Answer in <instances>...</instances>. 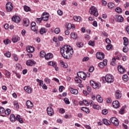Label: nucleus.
Returning a JSON list of instances; mask_svg holds the SVG:
<instances>
[{"label": "nucleus", "instance_id": "nucleus-55", "mask_svg": "<svg viewBox=\"0 0 129 129\" xmlns=\"http://www.w3.org/2000/svg\"><path fill=\"white\" fill-rule=\"evenodd\" d=\"M94 71V67L92 66V67H90L88 70V71L89 72H93V71Z\"/></svg>", "mask_w": 129, "mask_h": 129}, {"label": "nucleus", "instance_id": "nucleus-24", "mask_svg": "<svg viewBox=\"0 0 129 129\" xmlns=\"http://www.w3.org/2000/svg\"><path fill=\"white\" fill-rule=\"evenodd\" d=\"M70 91L72 94H78V90L74 89L72 88H70Z\"/></svg>", "mask_w": 129, "mask_h": 129}, {"label": "nucleus", "instance_id": "nucleus-23", "mask_svg": "<svg viewBox=\"0 0 129 129\" xmlns=\"http://www.w3.org/2000/svg\"><path fill=\"white\" fill-rule=\"evenodd\" d=\"M117 68L118 71H119V72H120V73H124V72H125L126 71L125 69L123 68V67H122V66H118Z\"/></svg>", "mask_w": 129, "mask_h": 129}, {"label": "nucleus", "instance_id": "nucleus-35", "mask_svg": "<svg viewBox=\"0 0 129 129\" xmlns=\"http://www.w3.org/2000/svg\"><path fill=\"white\" fill-rule=\"evenodd\" d=\"M4 112L6 115H10L11 114V109L7 108L6 110H5Z\"/></svg>", "mask_w": 129, "mask_h": 129}, {"label": "nucleus", "instance_id": "nucleus-18", "mask_svg": "<svg viewBox=\"0 0 129 129\" xmlns=\"http://www.w3.org/2000/svg\"><path fill=\"white\" fill-rule=\"evenodd\" d=\"M112 105L113 107H114V108H118L120 106V105L119 104V102H118V101H113L112 103Z\"/></svg>", "mask_w": 129, "mask_h": 129}, {"label": "nucleus", "instance_id": "nucleus-2", "mask_svg": "<svg viewBox=\"0 0 129 129\" xmlns=\"http://www.w3.org/2000/svg\"><path fill=\"white\" fill-rule=\"evenodd\" d=\"M10 119L12 122H16V121L17 120L20 123H24L23 118L21 117V115H17L16 117L14 114H11L10 115Z\"/></svg>", "mask_w": 129, "mask_h": 129}, {"label": "nucleus", "instance_id": "nucleus-27", "mask_svg": "<svg viewBox=\"0 0 129 129\" xmlns=\"http://www.w3.org/2000/svg\"><path fill=\"white\" fill-rule=\"evenodd\" d=\"M123 45L127 46L128 45V39L126 37H124L123 38Z\"/></svg>", "mask_w": 129, "mask_h": 129}, {"label": "nucleus", "instance_id": "nucleus-3", "mask_svg": "<svg viewBox=\"0 0 129 129\" xmlns=\"http://www.w3.org/2000/svg\"><path fill=\"white\" fill-rule=\"evenodd\" d=\"M90 15H93L94 17H98V11L95 6H92L89 9Z\"/></svg>", "mask_w": 129, "mask_h": 129}, {"label": "nucleus", "instance_id": "nucleus-11", "mask_svg": "<svg viewBox=\"0 0 129 129\" xmlns=\"http://www.w3.org/2000/svg\"><path fill=\"white\" fill-rule=\"evenodd\" d=\"M96 56L99 60H102V59L104 58V53L103 52H98Z\"/></svg>", "mask_w": 129, "mask_h": 129}, {"label": "nucleus", "instance_id": "nucleus-26", "mask_svg": "<svg viewBox=\"0 0 129 129\" xmlns=\"http://www.w3.org/2000/svg\"><path fill=\"white\" fill-rule=\"evenodd\" d=\"M60 64L61 67H63V68H68V64L64 63L63 60H60Z\"/></svg>", "mask_w": 129, "mask_h": 129}, {"label": "nucleus", "instance_id": "nucleus-47", "mask_svg": "<svg viewBox=\"0 0 129 129\" xmlns=\"http://www.w3.org/2000/svg\"><path fill=\"white\" fill-rule=\"evenodd\" d=\"M123 52H124V53H126V52H128V47H127V46H124L123 48Z\"/></svg>", "mask_w": 129, "mask_h": 129}, {"label": "nucleus", "instance_id": "nucleus-63", "mask_svg": "<svg viewBox=\"0 0 129 129\" xmlns=\"http://www.w3.org/2000/svg\"><path fill=\"white\" fill-rule=\"evenodd\" d=\"M105 42L106 43H107V44H110V43H111V41L110 40L109 38H106L105 40Z\"/></svg>", "mask_w": 129, "mask_h": 129}, {"label": "nucleus", "instance_id": "nucleus-33", "mask_svg": "<svg viewBox=\"0 0 129 129\" xmlns=\"http://www.w3.org/2000/svg\"><path fill=\"white\" fill-rule=\"evenodd\" d=\"M123 17H122V16H118L117 17V22H119L120 23H122V22H123Z\"/></svg>", "mask_w": 129, "mask_h": 129}, {"label": "nucleus", "instance_id": "nucleus-8", "mask_svg": "<svg viewBox=\"0 0 129 129\" xmlns=\"http://www.w3.org/2000/svg\"><path fill=\"white\" fill-rule=\"evenodd\" d=\"M55 112H54V109L51 106H49L47 108V113L49 116H52Z\"/></svg>", "mask_w": 129, "mask_h": 129}, {"label": "nucleus", "instance_id": "nucleus-61", "mask_svg": "<svg viewBox=\"0 0 129 129\" xmlns=\"http://www.w3.org/2000/svg\"><path fill=\"white\" fill-rule=\"evenodd\" d=\"M59 113H65V109H64L63 108H60L59 109Z\"/></svg>", "mask_w": 129, "mask_h": 129}, {"label": "nucleus", "instance_id": "nucleus-36", "mask_svg": "<svg viewBox=\"0 0 129 129\" xmlns=\"http://www.w3.org/2000/svg\"><path fill=\"white\" fill-rule=\"evenodd\" d=\"M92 106L94 109H97L98 110H99V109H100V106L98 105L94 104L92 105Z\"/></svg>", "mask_w": 129, "mask_h": 129}, {"label": "nucleus", "instance_id": "nucleus-60", "mask_svg": "<svg viewBox=\"0 0 129 129\" xmlns=\"http://www.w3.org/2000/svg\"><path fill=\"white\" fill-rule=\"evenodd\" d=\"M119 113L120 114H123L124 113V109L123 108H122L120 110H119Z\"/></svg>", "mask_w": 129, "mask_h": 129}, {"label": "nucleus", "instance_id": "nucleus-7", "mask_svg": "<svg viewBox=\"0 0 129 129\" xmlns=\"http://www.w3.org/2000/svg\"><path fill=\"white\" fill-rule=\"evenodd\" d=\"M111 122L115 125V126H118L119 124V122L118 121V119L115 117H112L110 118Z\"/></svg>", "mask_w": 129, "mask_h": 129}, {"label": "nucleus", "instance_id": "nucleus-6", "mask_svg": "<svg viewBox=\"0 0 129 129\" xmlns=\"http://www.w3.org/2000/svg\"><path fill=\"white\" fill-rule=\"evenodd\" d=\"M90 85L92 86L93 88L98 89L100 87V84L96 83V82L91 81L90 82Z\"/></svg>", "mask_w": 129, "mask_h": 129}, {"label": "nucleus", "instance_id": "nucleus-42", "mask_svg": "<svg viewBox=\"0 0 129 129\" xmlns=\"http://www.w3.org/2000/svg\"><path fill=\"white\" fill-rule=\"evenodd\" d=\"M5 76H6L7 78H10V77H11V73H10L9 71L6 70L5 72Z\"/></svg>", "mask_w": 129, "mask_h": 129}, {"label": "nucleus", "instance_id": "nucleus-30", "mask_svg": "<svg viewBox=\"0 0 129 129\" xmlns=\"http://www.w3.org/2000/svg\"><path fill=\"white\" fill-rule=\"evenodd\" d=\"M81 110H83V111H84L85 112H86V113H89V112H90V110H89V109L85 107H82Z\"/></svg>", "mask_w": 129, "mask_h": 129}, {"label": "nucleus", "instance_id": "nucleus-16", "mask_svg": "<svg viewBox=\"0 0 129 129\" xmlns=\"http://www.w3.org/2000/svg\"><path fill=\"white\" fill-rule=\"evenodd\" d=\"M24 89L27 93H32V92H33L32 88L29 86L24 87Z\"/></svg>", "mask_w": 129, "mask_h": 129}, {"label": "nucleus", "instance_id": "nucleus-9", "mask_svg": "<svg viewBox=\"0 0 129 129\" xmlns=\"http://www.w3.org/2000/svg\"><path fill=\"white\" fill-rule=\"evenodd\" d=\"M48 65H49V66H52V67H54L56 71H59V68L57 67V63L56 62L50 61L48 62Z\"/></svg>", "mask_w": 129, "mask_h": 129}, {"label": "nucleus", "instance_id": "nucleus-34", "mask_svg": "<svg viewBox=\"0 0 129 129\" xmlns=\"http://www.w3.org/2000/svg\"><path fill=\"white\" fill-rule=\"evenodd\" d=\"M46 32H47V30H46L45 28H41L39 31V33L41 35H43V34H44V33H46Z\"/></svg>", "mask_w": 129, "mask_h": 129}, {"label": "nucleus", "instance_id": "nucleus-57", "mask_svg": "<svg viewBox=\"0 0 129 129\" xmlns=\"http://www.w3.org/2000/svg\"><path fill=\"white\" fill-rule=\"evenodd\" d=\"M5 113V108L3 107H0V113Z\"/></svg>", "mask_w": 129, "mask_h": 129}, {"label": "nucleus", "instance_id": "nucleus-62", "mask_svg": "<svg viewBox=\"0 0 129 129\" xmlns=\"http://www.w3.org/2000/svg\"><path fill=\"white\" fill-rule=\"evenodd\" d=\"M4 28H5V29H6V30H8V29L10 28V25H9V24H6L4 25Z\"/></svg>", "mask_w": 129, "mask_h": 129}, {"label": "nucleus", "instance_id": "nucleus-48", "mask_svg": "<svg viewBox=\"0 0 129 129\" xmlns=\"http://www.w3.org/2000/svg\"><path fill=\"white\" fill-rule=\"evenodd\" d=\"M77 46H78L79 48H82L83 46V43L78 42L77 43Z\"/></svg>", "mask_w": 129, "mask_h": 129}, {"label": "nucleus", "instance_id": "nucleus-38", "mask_svg": "<svg viewBox=\"0 0 129 129\" xmlns=\"http://www.w3.org/2000/svg\"><path fill=\"white\" fill-rule=\"evenodd\" d=\"M122 80L123 81H128V76H127V75H124L122 76Z\"/></svg>", "mask_w": 129, "mask_h": 129}, {"label": "nucleus", "instance_id": "nucleus-22", "mask_svg": "<svg viewBox=\"0 0 129 129\" xmlns=\"http://www.w3.org/2000/svg\"><path fill=\"white\" fill-rule=\"evenodd\" d=\"M71 37L74 40H77L79 38L78 35H77V34L75 32H72L71 33Z\"/></svg>", "mask_w": 129, "mask_h": 129}, {"label": "nucleus", "instance_id": "nucleus-19", "mask_svg": "<svg viewBox=\"0 0 129 129\" xmlns=\"http://www.w3.org/2000/svg\"><path fill=\"white\" fill-rule=\"evenodd\" d=\"M12 40L13 43H17V42H19V41L21 40V39L20 38V37H19L18 36H13Z\"/></svg>", "mask_w": 129, "mask_h": 129}, {"label": "nucleus", "instance_id": "nucleus-15", "mask_svg": "<svg viewBox=\"0 0 129 129\" xmlns=\"http://www.w3.org/2000/svg\"><path fill=\"white\" fill-rule=\"evenodd\" d=\"M26 105L27 108H29L30 109H32V108H33V107H34V104L30 100L27 101V102L26 103Z\"/></svg>", "mask_w": 129, "mask_h": 129}, {"label": "nucleus", "instance_id": "nucleus-49", "mask_svg": "<svg viewBox=\"0 0 129 129\" xmlns=\"http://www.w3.org/2000/svg\"><path fill=\"white\" fill-rule=\"evenodd\" d=\"M4 43L5 45H8V44H11V41L9 39H7L4 41Z\"/></svg>", "mask_w": 129, "mask_h": 129}, {"label": "nucleus", "instance_id": "nucleus-10", "mask_svg": "<svg viewBox=\"0 0 129 129\" xmlns=\"http://www.w3.org/2000/svg\"><path fill=\"white\" fill-rule=\"evenodd\" d=\"M77 75L79 77H80L83 80L86 79V74L83 72H80L77 73Z\"/></svg>", "mask_w": 129, "mask_h": 129}, {"label": "nucleus", "instance_id": "nucleus-64", "mask_svg": "<svg viewBox=\"0 0 129 129\" xmlns=\"http://www.w3.org/2000/svg\"><path fill=\"white\" fill-rule=\"evenodd\" d=\"M103 65V63H102V62H101L99 63V67H100V68H103L104 67Z\"/></svg>", "mask_w": 129, "mask_h": 129}, {"label": "nucleus", "instance_id": "nucleus-21", "mask_svg": "<svg viewBox=\"0 0 129 129\" xmlns=\"http://www.w3.org/2000/svg\"><path fill=\"white\" fill-rule=\"evenodd\" d=\"M26 50L28 53H33L35 51V48L33 46H27Z\"/></svg>", "mask_w": 129, "mask_h": 129}, {"label": "nucleus", "instance_id": "nucleus-41", "mask_svg": "<svg viewBox=\"0 0 129 129\" xmlns=\"http://www.w3.org/2000/svg\"><path fill=\"white\" fill-rule=\"evenodd\" d=\"M4 56H5V57H7V58H11V52H10V51L6 52L4 53Z\"/></svg>", "mask_w": 129, "mask_h": 129}, {"label": "nucleus", "instance_id": "nucleus-4", "mask_svg": "<svg viewBox=\"0 0 129 129\" xmlns=\"http://www.w3.org/2000/svg\"><path fill=\"white\" fill-rule=\"evenodd\" d=\"M104 79L106 81V82H107V83H112V82L114 81L113 77L110 74L106 75L104 78Z\"/></svg>", "mask_w": 129, "mask_h": 129}, {"label": "nucleus", "instance_id": "nucleus-53", "mask_svg": "<svg viewBox=\"0 0 129 129\" xmlns=\"http://www.w3.org/2000/svg\"><path fill=\"white\" fill-rule=\"evenodd\" d=\"M88 44L90 46H92V47H94V45H95L94 42L92 41L91 40L89 41Z\"/></svg>", "mask_w": 129, "mask_h": 129}, {"label": "nucleus", "instance_id": "nucleus-58", "mask_svg": "<svg viewBox=\"0 0 129 129\" xmlns=\"http://www.w3.org/2000/svg\"><path fill=\"white\" fill-rule=\"evenodd\" d=\"M112 47V45H111V44H108L106 46V49L108 50H110V49H111Z\"/></svg>", "mask_w": 129, "mask_h": 129}, {"label": "nucleus", "instance_id": "nucleus-45", "mask_svg": "<svg viewBox=\"0 0 129 129\" xmlns=\"http://www.w3.org/2000/svg\"><path fill=\"white\" fill-rule=\"evenodd\" d=\"M63 101L65 102L66 104H70V101H69V99H68V98H65L63 99Z\"/></svg>", "mask_w": 129, "mask_h": 129}, {"label": "nucleus", "instance_id": "nucleus-32", "mask_svg": "<svg viewBox=\"0 0 129 129\" xmlns=\"http://www.w3.org/2000/svg\"><path fill=\"white\" fill-rule=\"evenodd\" d=\"M107 7L109 8V9H112L115 7V5L113 3H109L107 5Z\"/></svg>", "mask_w": 129, "mask_h": 129}, {"label": "nucleus", "instance_id": "nucleus-39", "mask_svg": "<svg viewBox=\"0 0 129 129\" xmlns=\"http://www.w3.org/2000/svg\"><path fill=\"white\" fill-rule=\"evenodd\" d=\"M40 57H42V58H44V57H46V52L44 51V50H42L40 53Z\"/></svg>", "mask_w": 129, "mask_h": 129}, {"label": "nucleus", "instance_id": "nucleus-54", "mask_svg": "<svg viewBox=\"0 0 129 129\" xmlns=\"http://www.w3.org/2000/svg\"><path fill=\"white\" fill-rule=\"evenodd\" d=\"M44 81L45 82H46V83H47V84H49L50 83V80L48 78H45L44 79Z\"/></svg>", "mask_w": 129, "mask_h": 129}, {"label": "nucleus", "instance_id": "nucleus-29", "mask_svg": "<svg viewBox=\"0 0 129 129\" xmlns=\"http://www.w3.org/2000/svg\"><path fill=\"white\" fill-rule=\"evenodd\" d=\"M73 19L76 22H80L81 21V17L80 16H74Z\"/></svg>", "mask_w": 129, "mask_h": 129}, {"label": "nucleus", "instance_id": "nucleus-20", "mask_svg": "<svg viewBox=\"0 0 129 129\" xmlns=\"http://www.w3.org/2000/svg\"><path fill=\"white\" fill-rule=\"evenodd\" d=\"M34 64H36V61L32 60H28L26 62L27 66H33Z\"/></svg>", "mask_w": 129, "mask_h": 129}, {"label": "nucleus", "instance_id": "nucleus-51", "mask_svg": "<svg viewBox=\"0 0 129 129\" xmlns=\"http://www.w3.org/2000/svg\"><path fill=\"white\" fill-rule=\"evenodd\" d=\"M31 30L33 31V32H37L38 31V28L36 26L31 27Z\"/></svg>", "mask_w": 129, "mask_h": 129}, {"label": "nucleus", "instance_id": "nucleus-25", "mask_svg": "<svg viewBox=\"0 0 129 129\" xmlns=\"http://www.w3.org/2000/svg\"><path fill=\"white\" fill-rule=\"evenodd\" d=\"M45 60H49V59H51L53 58V54L51 53H48L45 55Z\"/></svg>", "mask_w": 129, "mask_h": 129}, {"label": "nucleus", "instance_id": "nucleus-59", "mask_svg": "<svg viewBox=\"0 0 129 129\" xmlns=\"http://www.w3.org/2000/svg\"><path fill=\"white\" fill-rule=\"evenodd\" d=\"M102 63H103L104 66H106L107 65V59H104Z\"/></svg>", "mask_w": 129, "mask_h": 129}, {"label": "nucleus", "instance_id": "nucleus-37", "mask_svg": "<svg viewBox=\"0 0 129 129\" xmlns=\"http://www.w3.org/2000/svg\"><path fill=\"white\" fill-rule=\"evenodd\" d=\"M115 12L118 14H121V13H122V10L119 7H117L116 9H115Z\"/></svg>", "mask_w": 129, "mask_h": 129}, {"label": "nucleus", "instance_id": "nucleus-46", "mask_svg": "<svg viewBox=\"0 0 129 129\" xmlns=\"http://www.w3.org/2000/svg\"><path fill=\"white\" fill-rule=\"evenodd\" d=\"M75 81L77 83H81L82 82V81L79 77H76Z\"/></svg>", "mask_w": 129, "mask_h": 129}, {"label": "nucleus", "instance_id": "nucleus-1", "mask_svg": "<svg viewBox=\"0 0 129 129\" xmlns=\"http://www.w3.org/2000/svg\"><path fill=\"white\" fill-rule=\"evenodd\" d=\"M60 54L64 59H71L73 55L74 50L70 45H65L63 47L60 48Z\"/></svg>", "mask_w": 129, "mask_h": 129}, {"label": "nucleus", "instance_id": "nucleus-50", "mask_svg": "<svg viewBox=\"0 0 129 129\" xmlns=\"http://www.w3.org/2000/svg\"><path fill=\"white\" fill-rule=\"evenodd\" d=\"M73 27H75L74 25H72L71 24V23H69L68 25V26H67V29L68 30H70L71 29V28H73Z\"/></svg>", "mask_w": 129, "mask_h": 129}, {"label": "nucleus", "instance_id": "nucleus-5", "mask_svg": "<svg viewBox=\"0 0 129 129\" xmlns=\"http://www.w3.org/2000/svg\"><path fill=\"white\" fill-rule=\"evenodd\" d=\"M6 9L7 12H12L14 10V6H13V4L11 2H8L6 5Z\"/></svg>", "mask_w": 129, "mask_h": 129}, {"label": "nucleus", "instance_id": "nucleus-56", "mask_svg": "<svg viewBox=\"0 0 129 129\" xmlns=\"http://www.w3.org/2000/svg\"><path fill=\"white\" fill-rule=\"evenodd\" d=\"M83 103L85 104V105H86V106H88V105H89V103L86 100H83Z\"/></svg>", "mask_w": 129, "mask_h": 129}, {"label": "nucleus", "instance_id": "nucleus-40", "mask_svg": "<svg viewBox=\"0 0 129 129\" xmlns=\"http://www.w3.org/2000/svg\"><path fill=\"white\" fill-rule=\"evenodd\" d=\"M14 107L15 108H18L19 109V103H18V101H14Z\"/></svg>", "mask_w": 129, "mask_h": 129}, {"label": "nucleus", "instance_id": "nucleus-44", "mask_svg": "<svg viewBox=\"0 0 129 129\" xmlns=\"http://www.w3.org/2000/svg\"><path fill=\"white\" fill-rule=\"evenodd\" d=\"M102 113L104 115H106V114L108 113V110H107V109H103L102 110Z\"/></svg>", "mask_w": 129, "mask_h": 129}, {"label": "nucleus", "instance_id": "nucleus-43", "mask_svg": "<svg viewBox=\"0 0 129 129\" xmlns=\"http://www.w3.org/2000/svg\"><path fill=\"white\" fill-rule=\"evenodd\" d=\"M24 10L25 12H30V11H31V8L27 6H25L24 7Z\"/></svg>", "mask_w": 129, "mask_h": 129}, {"label": "nucleus", "instance_id": "nucleus-17", "mask_svg": "<svg viewBox=\"0 0 129 129\" xmlns=\"http://www.w3.org/2000/svg\"><path fill=\"white\" fill-rule=\"evenodd\" d=\"M30 25V20L28 18H25L23 20V25L24 27H28Z\"/></svg>", "mask_w": 129, "mask_h": 129}, {"label": "nucleus", "instance_id": "nucleus-14", "mask_svg": "<svg viewBox=\"0 0 129 129\" xmlns=\"http://www.w3.org/2000/svg\"><path fill=\"white\" fill-rule=\"evenodd\" d=\"M121 92L119 91V90H117L115 93V97L116 99H119L120 98H121Z\"/></svg>", "mask_w": 129, "mask_h": 129}, {"label": "nucleus", "instance_id": "nucleus-13", "mask_svg": "<svg viewBox=\"0 0 129 129\" xmlns=\"http://www.w3.org/2000/svg\"><path fill=\"white\" fill-rule=\"evenodd\" d=\"M12 20L13 22H14L15 23H16L17 24H19L20 22H21V18H20V17L17 16H14L12 18Z\"/></svg>", "mask_w": 129, "mask_h": 129}, {"label": "nucleus", "instance_id": "nucleus-31", "mask_svg": "<svg viewBox=\"0 0 129 129\" xmlns=\"http://www.w3.org/2000/svg\"><path fill=\"white\" fill-rule=\"evenodd\" d=\"M103 122L104 124H106V125H109V124H110V121L106 119H103Z\"/></svg>", "mask_w": 129, "mask_h": 129}, {"label": "nucleus", "instance_id": "nucleus-28", "mask_svg": "<svg viewBox=\"0 0 129 129\" xmlns=\"http://www.w3.org/2000/svg\"><path fill=\"white\" fill-rule=\"evenodd\" d=\"M96 99L97 100V101L100 102V103H101V102H102L103 101V99H102V98L101 97V96H100V95H98L96 96Z\"/></svg>", "mask_w": 129, "mask_h": 129}, {"label": "nucleus", "instance_id": "nucleus-12", "mask_svg": "<svg viewBox=\"0 0 129 129\" xmlns=\"http://www.w3.org/2000/svg\"><path fill=\"white\" fill-rule=\"evenodd\" d=\"M42 18L45 22L48 21L49 19V14L47 13V12H44L42 15Z\"/></svg>", "mask_w": 129, "mask_h": 129}, {"label": "nucleus", "instance_id": "nucleus-52", "mask_svg": "<svg viewBox=\"0 0 129 129\" xmlns=\"http://www.w3.org/2000/svg\"><path fill=\"white\" fill-rule=\"evenodd\" d=\"M54 33L55 34H59L60 33V28H56L54 30Z\"/></svg>", "mask_w": 129, "mask_h": 129}]
</instances>
